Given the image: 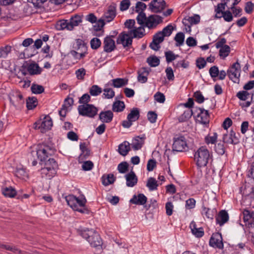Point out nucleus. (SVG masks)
Instances as JSON below:
<instances>
[{"label": "nucleus", "mask_w": 254, "mask_h": 254, "mask_svg": "<svg viewBox=\"0 0 254 254\" xmlns=\"http://www.w3.org/2000/svg\"><path fill=\"white\" fill-rule=\"evenodd\" d=\"M144 27L140 26L135 27L127 32H123L118 37L117 43L122 44L124 48L131 45L133 38H140L144 35Z\"/></svg>", "instance_id": "nucleus-1"}, {"label": "nucleus", "mask_w": 254, "mask_h": 254, "mask_svg": "<svg viewBox=\"0 0 254 254\" xmlns=\"http://www.w3.org/2000/svg\"><path fill=\"white\" fill-rule=\"evenodd\" d=\"M55 152V149L49 146L42 144L38 145L35 150H32L29 155L28 161H31L32 166H36L37 162V157L41 162L45 161L49 156H51Z\"/></svg>", "instance_id": "nucleus-2"}, {"label": "nucleus", "mask_w": 254, "mask_h": 254, "mask_svg": "<svg viewBox=\"0 0 254 254\" xmlns=\"http://www.w3.org/2000/svg\"><path fill=\"white\" fill-rule=\"evenodd\" d=\"M80 235L87 240L93 247H100L102 244V240L99 235L93 229H79Z\"/></svg>", "instance_id": "nucleus-3"}, {"label": "nucleus", "mask_w": 254, "mask_h": 254, "mask_svg": "<svg viewBox=\"0 0 254 254\" xmlns=\"http://www.w3.org/2000/svg\"><path fill=\"white\" fill-rule=\"evenodd\" d=\"M194 160L199 167H205L211 159L210 154L206 147H200L194 153Z\"/></svg>", "instance_id": "nucleus-4"}, {"label": "nucleus", "mask_w": 254, "mask_h": 254, "mask_svg": "<svg viewBox=\"0 0 254 254\" xmlns=\"http://www.w3.org/2000/svg\"><path fill=\"white\" fill-rule=\"evenodd\" d=\"M78 111L80 115L93 118L97 115L98 109L92 104H83L78 106Z\"/></svg>", "instance_id": "nucleus-5"}, {"label": "nucleus", "mask_w": 254, "mask_h": 254, "mask_svg": "<svg viewBox=\"0 0 254 254\" xmlns=\"http://www.w3.org/2000/svg\"><path fill=\"white\" fill-rule=\"evenodd\" d=\"M241 66L238 62L233 64L227 70V74L229 78L235 83H238L240 79Z\"/></svg>", "instance_id": "nucleus-6"}, {"label": "nucleus", "mask_w": 254, "mask_h": 254, "mask_svg": "<svg viewBox=\"0 0 254 254\" xmlns=\"http://www.w3.org/2000/svg\"><path fill=\"white\" fill-rule=\"evenodd\" d=\"M188 148L186 138L183 136L175 137L173 144V150L177 152H182Z\"/></svg>", "instance_id": "nucleus-7"}, {"label": "nucleus", "mask_w": 254, "mask_h": 254, "mask_svg": "<svg viewBox=\"0 0 254 254\" xmlns=\"http://www.w3.org/2000/svg\"><path fill=\"white\" fill-rule=\"evenodd\" d=\"M65 200L68 205L73 210L77 209L76 207L77 206H84L86 201L85 198L79 199L73 195H68L66 196Z\"/></svg>", "instance_id": "nucleus-8"}, {"label": "nucleus", "mask_w": 254, "mask_h": 254, "mask_svg": "<svg viewBox=\"0 0 254 254\" xmlns=\"http://www.w3.org/2000/svg\"><path fill=\"white\" fill-rule=\"evenodd\" d=\"M45 162V167L41 169L42 173L49 174V176H53L56 173V169L57 167L56 161L53 158H50Z\"/></svg>", "instance_id": "nucleus-9"}, {"label": "nucleus", "mask_w": 254, "mask_h": 254, "mask_svg": "<svg viewBox=\"0 0 254 254\" xmlns=\"http://www.w3.org/2000/svg\"><path fill=\"white\" fill-rule=\"evenodd\" d=\"M116 15V6L115 4H113L107 7L101 19L104 22H110L114 19Z\"/></svg>", "instance_id": "nucleus-10"}, {"label": "nucleus", "mask_w": 254, "mask_h": 254, "mask_svg": "<svg viewBox=\"0 0 254 254\" xmlns=\"http://www.w3.org/2000/svg\"><path fill=\"white\" fill-rule=\"evenodd\" d=\"M163 18V17L157 14L151 15L147 17V21L145 22V27L149 29H153L162 22Z\"/></svg>", "instance_id": "nucleus-11"}, {"label": "nucleus", "mask_w": 254, "mask_h": 254, "mask_svg": "<svg viewBox=\"0 0 254 254\" xmlns=\"http://www.w3.org/2000/svg\"><path fill=\"white\" fill-rule=\"evenodd\" d=\"M194 112L197 113L196 117L197 122L204 125L208 124L209 115L207 110L199 108Z\"/></svg>", "instance_id": "nucleus-12"}, {"label": "nucleus", "mask_w": 254, "mask_h": 254, "mask_svg": "<svg viewBox=\"0 0 254 254\" xmlns=\"http://www.w3.org/2000/svg\"><path fill=\"white\" fill-rule=\"evenodd\" d=\"M150 10L155 13L160 12L166 7V2L164 0H153L149 5Z\"/></svg>", "instance_id": "nucleus-13"}, {"label": "nucleus", "mask_w": 254, "mask_h": 254, "mask_svg": "<svg viewBox=\"0 0 254 254\" xmlns=\"http://www.w3.org/2000/svg\"><path fill=\"white\" fill-rule=\"evenodd\" d=\"M209 245L213 248H217L220 249H222L223 248V243L221 234L219 233L213 234L209 240Z\"/></svg>", "instance_id": "nucleus-14"}, {"label": "nucleus", "mask_w": 254, "mask_h": 254, "mask_svg": "<svg viewBox=\"0 0 254 254\" xmlns=\"http://www.w3.org/2000/svg\"><path fill=\"white\" fill-rule=\"evenodd\" d=\"M242 217L246 226L249 228L254 227V212L245 210L243 212Z\"/></svg>", "instance_id": "nucleus-15"}, {"label": "nucleus", "mask_w": 254, "mask_h": 254, "mask_svg": "<svg viewBox=\"0 0 254 254\" xmlns=\"http://www.w3.org/2000/svg\"><path fill=\"white\" fill-rule=\"evenodd\" d=\"M10 103L16 108H20L24 103L22 95L16 93L10 97Z\"/></svg>", "instance_id": "nucleus-16"}, {"label": "nucleus", "mask_w": 254, "mask_h": 254, "mask_svg": "<svg viewBox=\"0 0 254 254\" xmlns=\"http://www.w3.org/2000/svg\"><path fill=\"white\" fill-rule=\"evenodd\" d=\"M229 220V215L225 210H221L216 217V223L220 226L226 223Z\"/></svg>", "instance_id": "nucleus-17"}, {"label": "nucleus", "mask_w": 254, "mask_h": 254, "mask_svg": "<svg viewBox=\"0 0 254 254\" xmlns=\"http://www.w3.org/2000/svg\"><path fill=\"white\" fill-rule=\"evenodd\" d=\"M115 41L111 37H106L104 41V50L105 52L110 53L114 50L115 48Z\"/></svg>", "instance_id": "nucleus-18"}, {"label": "nucleus", "mask_w": 254, "mask_h": 254, "mask_svg": "<svg viewBox=\"0 0 254 254\" xmlns=\"http://www.w3.org/2000/svg\"><path fill=\"white\" fill-rule=\"evenodd\" d=\"M72 48L77 51L86 54L87 50L84 42L80 39H76L74 41L72 44Z\"/></svg>", "instance_id": "nucleus-19"}, {"label": "nucleus", "mask_w": 254, "mask_h": 254, "mask_svg": "<svg viewBox=\"0 0 254 254\" xmlns=\"http://www.w3.org/2000/svg\"><path fill=\"white\" fill-rule=\"evenodd\" d=\"M223 140L224 142L230 144H237L238 142V139L237 138L235 132L231 130L228 134L225 133L223 135Z\"/></svg>", "instance_id": "nucleus-20"}, {"label": "nucleus", "mask_w": 254, "mask_h": 254, "mask_svg": "<svg viewBox=\"0 0 254 254\" xmlns=\"http://www.w3.org/2000/svg\"><path fill=\"white\" fill-rule=\"evenodd\" d=\"M53 126V122L50 117H45L42 121H41V125L38 128H41V131L44 132L47 130L50 129Z\"/></svg>", "instance_id": "nucleus-21"}, {"label": "nucleus", "mask_w": 254, "mask_h": 254, "mask_svg": "<svg viewBox=\"0 0 254 254\" xmlns=\"http://www.w3.org/2000/svg\"><path fill=\"white\" fill-rule=\"evenodd\" d=\"M99 118L103 123H110L113 120V113L110 110L102 111L100 113Z\"/></svg>", "instance_id": "nucleus-22"}, {"label": "nucleus", "mask_w": 254, "mask_h": 254, "mask_svg": "<svg viewBox=\"0 0 254 254\" xmlns=\"http://www.w3.org/2000/svg\"><path fill=\"white\" fill-rule=\"evenodd\" d=\"M127 186L128 187H133L137 182V178L135 173L131 171L126 175Z\"/></svg>", "instance_id": "nucleus-23"}, {"label": "nucleus", "mask_w": 254, "mask_h": 254, "mask_svg": "<svg viewBox=\"0 0 254 254\" xmlns=\"http://www.w3.org/2000/svg\"><path fill=\"white\" fill-rule=\"evenodd\" d=\"M147 201V197L142 193L138 195H134L133 197L130 200L132 203L137 205H143Z\"/></svg>", "instance_id": "nucleus-24"}, {"label": "nucleus", "mask_w": 254, "mask_h": 254, "mask_svg": "<svg viewBox=\"0 0 254 254\" xmlns=\"http://www.w3.org/2000/svg\"><path fill=\"white\" fill-rule=\"evenodd\" d=\"M82 22L81 17L78 15L71 17L69 20L68 30H72L74 27L78 26Z\"/></svg>", "instance_id": "nucleus-25"}, {"label": "nucleus", "mask_w": 254, "mask_h": 254, "mask_svg": "<svg viewBox=\"0 0 254 254\" xmlns=\"http://www.w3.org/2000/svg\"><path fill=\"white\" fill-rule=\"evenodd\" d=\"M192 233L197 237H201L204 235L203 229L202 227L197 228L196 223L192 221L190 225Z\"/></svg>", "instance_id": "nucleus-26"}, {"label": "nucleus", "mask_w": 254, "mask_h": 254, "mask_svg": "<svg viewBox=\"0 0 254 254\" xmlns=\"http://www.w3.org/2000/svg\"><path fill=\"white\" fill-rule=\"evenodd\" d=\"M27 70L30 74H39L42 72V68L35 62L30 63L27 66Z\"/></svg>", "instance_id": "nucleus-27"}, {"label": "nucleus", "mask_w": 254, "mask_h": 254, "mask_svg": "<svg viewBox=\"0 0 254 254\" xmlns=\"http://www.w3.org/2000/svg\"><path fill=\"white\" fill-rule=\"evenodd\" d=\"M148 71L146 68L143 67L138 71L137 80L141 83H145L147 80Z\"/></svg>", "instance_id": "nucleus-28"}, {"label": "nucleus", "mask_w": 254, "mask_h": 254, "mask_svg": "<svg viewBox=\"0 0 254 254\" xmlns=\"http://www.w3.org/2000/svg\"><path fill=\"white\" fill-rule=\"evenodd\" d=\"M193 114H195V112H193L190 109H186L184 111L183 113L178 118V120L180 122H186Z\"/></svg>", "instance_id": "nucleus-29"}, {"label": "nucleus", "mask_w": 254, "mask_h": 254, "mask_svg": "<svg viewBox=\"0 0 254 254\" xmlns=\"http://www.w3.org/2000/svg\"><path fill=\"white\" fill-rule=\"evenodd\" d=\"M129 150L130 144L127 141H124L119 146V152L121 155L123 156L127 155Z\"/></svg>", "instance_id": "nucleus-30"}, {"label": "nucleus", "mask_w": 254, "mask_h": 254, "mask_svg": "<svg viewBox=\"0 0 254 254\" xmlns=\"http://www.w3.org/2000/svg\"><path fill=\"white\" fill-rule=\"evenodd\" d=\"M145 137H140L139 136L136 137L132 141V143L131 144L132 147L134 150H137L140 149L142 145L144 144V140Z\"/></svg>", "instance_id": "nucleus-31"}, {"label": "nucleus", "mask_w": 254, "mask_h": 254, "mask_svg": "<svg viewBox=\"0 0 254 254\" xmlns=\"http://www.w3.org/2000/svg\"><path fill=\"white\" fill-rule=\"evenodd\" d=\"M102 182L104 186H107L110 184L114 183L115 181V178L113 174H109L107 175H104L102 177Z\"/></svg>", "instance_id": "nucleus-32"}, {"label": "nucleus", "mask_w": 254, "mask_h": 254, "mask_svg": "<svg viewBox=\"0 0 254 254\" xmlns=\"http://www.w3.org/2000/svg\"><path fill=\"white\" fill-rule=\"evenodd\" d=\"M216 212L215 209H211L205 207H203L201 213L203 215H205L207 218L212 220L216 213Z\"/></svg>", "instance_id": "nucleus-33"}, {"label": "nucleus", "mask_w": 254, "mask_h": 254, "mask_svg": "<svg viewBox=\"0 0 254 254\" xmlns=\"http://www.w3.org/2000/svg\"><path fill=\"white\" fill-rule=\"evenodd\" d=\"M113 85L114 87L120 88L126 85L128 83V80L125 78H117L112 80Z\"/></svg>", "instance_id": "nucleus-34"}, {"label": "nucleus", "mask_w": 254, "mask_h": 254, "mask_svg": "<svg viewBox=\"0 0 254 254\" xmlns=\"http://www.w3.org/2000/svg\"><path fill=\"white\" fill-rule=\"evenodd\" d=\"M15 174L17 177L21 179H26L28 178L26 169L23 167L17 168L15 172Z\"/></svg>", "instance_id": "nucleus-35"}, {"label": "nucleus", "mask_w": 254, "mask_h": 254, "mask_svg": "<svg viewBox=\"0 0 254 254\" xmlns=\"http://www.w3.org/2000/svg\"><path fill=\"white\" fill-rule=\"evenodd\" d=\"M68 20H61L58 21L55 25V27L58 30H62L67 29L68 30Z\"/></svg>", "instance_id": "nucleus-36"}, {"label": "nucleus", "mask_w": 254, "mask_h": 254, "mask_svg": "<svg viewBox=\"0 0 254 254\" xmlns=\"http://www.w3.org/2000/svg\"><path fill=\"white\" fill-rule=\"evenodd\" d=\"M139 117V111L137 108H133L127 115V119L132 122L135 121Z\"/></svg>", "instance_id": "nucleus-37"}, {"label": "nucleus", "mask_w": 254, "mask_h": 254, "mask_svg": "<svg viewBox=\"0 0 254 254\" xmlns=\"http://www.w3.org/2000/svg\"><path fill=\"white\" fill-rule=\"evenodd\" d=\"M158 185L157 181L154 178L150 177L148 179L146 186L150 190H156L157 189Z\"/></svg>", "instance_id": "nucleus-38"}, {"label": "nucleus", "mask_w": 254, "mask_h": 254, "mask_svg": "<svg viewBox=\"0 0 254 254\" xmlns=\"http://www.w3.org/2000/svg\"><path fill=\"white\" fill-rule=\"evenodd\" d=\"M125 107V104L123 102L117 101L113 103L112 110L116 112H122L124 109Z\"/></svg>", "instance_id": "nucleus-39"}, {"label": "nucleus", "mask_w": 254, "mask_h": 254, "mask_svg": "<svg viewBox=\"0 0 254 254\" xmlns=\"http://www.w3.org/2000/svg\"><path fill=\"white\" fill-rule=\"evenodd\" d=\"M26 105L28 109L32 110L37 105V99L36 97H29L26 101Z\"/></svg>", "instance_id": "nucleus-40"}, {"label": "nucleus", "mask_w": 254, "mask_h": 254, "mask_svg": "<svg viewBox=\"0 0 254 254\" xmlns=\"http://www.w3.org/2000/svg\"><path fill=\"white\" fill-rule=\"evenodd\" d=\"M147 17L144 12L138 13V14L136 17V20L137 23L143 27L145 26V22H146Z\"/></svg>", "instance_id": "nucleus-41"}, {"label": "nucleus", "mask_w": 254, "mask_h": 254, "mask_svg": "<svg viewBox=\"0 0 254 254\" xmlns=\"http://www.w3.org/2000/svg\"><path fill=\"white\" fill-rule=\"evenodd\" d=\"M147 62L151 67H156L160 64V60L156 56H151L147 58Z\"/></svg>", "instance_id": "nucleus-42"}, {"label": "nucleus", "mask_w": 254, "mask_h": 254, "mask_svg": "<svg viewBox=\"0 0 254 254\" xmlns=\"http://www.w3.org/2000/svg\"><path fill=\"white\" fill-rule=\"evenodd\" d=\"M69 54L74 58L75 60H79L83 58L85 56L86 53L73 50L70 51Z\"/></svg>", "instance_id": "nucleus-43"}, {"label": "nucleus", "mask_w": 254, "mask_h": 254, "mask_svg": "<svg viewBox=\"0 0 254 254\" xmlns=\"http://www.w3.org/2000/svg\"><path fill=\"white\" fill-rule=\"evenodd\" d=\"M2 193L4 195L9 197H13L16 194V190L12 187L6 188L3 190Z\"/></svg>", "instance_id": "nucleus-44"}, {"label": "nucleus", "mask_w": 254, "mask_h": 254, "mask_svg": "<svg viewBox=\"0 0 254 254\" xmlns=\"http://www.w3.org/2000/svg\"><path fill=\"white\" fill-rule=\"evenodd\" d=\"M241 0H224V7L227 6L229 9H233L235 6L238 4Z\"/></svg>", "instance_id": "nucleus-45"}, {"label": "nucleus", "mask_w": 254, "mask_h": 254, "mask_svg": "<svg viewBox=\"0 0 254 254\" xmlns=\"http://www.w3.org/2000/svg\"><path fill=\"white\" fill-rule=\"evenodd\" d=\"M185 39V35L183 32L178 33L175 38L174 40L177 42L176 46H180L184 44Z\"/></svg>", "instance_id": "nucleus-46"}, {"label": "nucleus", "mask_w": 254, "mask_h": 254, "mask_svg": "<svg viewBox=\"0 0 254 254\" xmlns=\"http://www.w3.org/2000/svg\"><path fill=\"white\" fill-rule=\"evenodd\" d=\"M31 90L33 93L38 94L44 91V88L42 85L33 84L31 87Z\"/></svg>", "instance_id": "nucleus-47"}, {"label": "nucleus", "mask_w": 254, "mask_h": 254, "mask_svg": "<svg viewBox=\"0 0 254 254\" xmlns=\"http://www.w3.org/2000/svg\"><path fill=\"white\" fill-rule=\"evenodd\" d=\"M224 9V4H223L222 3L218 4L217 8H216L215 9V11L216 12L215 17L219 18L222 17V12Z\"/></svg>", "instance_id": "nucleus-48"}, {"label": "nucleus", "mask_w": 254, "mask_h": 254, "mask_svg": "<svg viewBox=\"0 0 254 254\" xmlns=\"http://www.w3.org/2000/svg\"><path fill=\"white\" fill-rule=\"evenodd\" d=\"M102 92V89L98 85H93L89 90V93L92 96H96Z\"/></svg>", "instance_id": "nucleus-49"}, {"label": "nucleus", "mask_w": 254, "mask_h": 254, "mask_svg": "<svg viewBox=\"0 0 254 254\" xmlns=\"http://www.w3.org/2000/svg\"><path fill=\"white\" fill-rule=\"evenodd\" d=\"M11 47L9 46H6L0 48V58H5L10 52Z\"/></svg>", "instance_id": "nucleus-50"}, {"label": "nucleus", "mask_w": 254, "mask_h": 254, "mask_svg": "<svg viewBox=\"0 0 254 254\" xmlns=\"http://www.w3.org/2000/svg\"><path fill=\"white\" fill-rule=\"evenodd\" d=\"M165 54L168 63L172 62L179 57V55H175L172 51L166 52Z\"/></svg>", "instance_id": "nucleus-51"}, {"label": "nucleus", "mask_w": 254, "mask_h": 254, "mask_svg": "<svg viewBox=\"0 0 254 254\" xmlns=\"http://www.w3.org/2000/svg\"><path fill=\"white\" fill-rule=\"evenodd\" d=\"M219 50V55L221 57H223L224 58L228 56L230 52V48L229 46L225 45L224 47L220 48Z\"/></svg>", "instance_id": "nucleus-52"}, {"label": "nucleus", "mask_w": 254, "mask_h": 254, "mask_svg": "<svg viewBox=\"0 0 254 254\" xmlns=\"http://www.w3.org/2000/svg\"><path fill=\"white\" fill-rule=\"evenodd\" d=\"M103 91L104 93L103 96H104L105 98L111 99L115 96V92L111 88H106L104 89Z\"/></svg>", "instance_id": "nucleus-53"}, {"label": "nucleus", "mask_w": 254, "mask_h": 254, "mask_svg": "<svg viewBox=\"0 0 254 254\" xmlns=\"http://www.w3.org/2000/svg\"><path fill=\"white\" fill-rule=\"evenodd\" d=\"M173 27L172 25L169 24L163 28L162 31H160L164 37H168L171 35L173 31Z\"/></svg>", "instance_id": "nucleus-54"}, {"label": "nucleus", "mask_w": 254, "mask_h": 254, "mask_svg": "<svg viewBox=\"0 0 254 254\" xmlns=\"http://www.w3.org/2000/svg\"><path fill=\"white\" fill-rule=\"evenodd\" d=\"M146 8V5L144 3L138 1L136 3L135 11L137 13L143 12Z\"/></svg>", "instance_id": "nucleus-55"}, {"label": "nucleus", "mask_w": 254, "mask_h": 254, "mask_svg": "<svg viewBox=\"0 0 254 254\" xmlns=\"http://www.w3.org/2000/svg\"><path fill=\"white\" fill-rule=\"evenodd\" d=\"M101 41L97 38H94L90 41L91 47L93 49H97L101 46Z\"/></svg>", "instance_id": "nucleus-56"}, {"label": "nucleus", "mask_w": 254, "mask_h": 254, "mask_svg": "<svg viewBox=\"0 0 254 254\" xmlns=\"http://www.w3.org/2000/svg\"><path fill=\"white\" fill-rule=\"evenodd\" d=\"M217 134L216 132H214L212 135H208L205 137V140L207 144L214 143L217 139Z\"/></svg>", "instance_id": "nucleus-57"}, {"label": "nucleus", "mask_w": 254, "mask_h": 254, "mask_svg": "<svg viewBox=\"0 0 254 254\" xmlns=\"http://www.w3.org/2000/svg\"><path fill=\"white\" fill-rule=\"evenodd\" d=\"M86 74V70L83 68H80L75 71V75L77 78L79 80H83Z\"/></svg>", "instance_id": "nucleus-58"}, {"label": "nucleus", "mask_w": 254, "mask_h": 254, "mask_svg": "<svg viewBox=\"0 0 254 254\" xmlns=\"http://www.w3.org/2000/svg\"><path fill=\"white\" fill-rule=\"evenodd\" d=\"M173 65L175 68H179L181 66L184 68H187L189 67V63L185 60H182L178 62L177 63H174Z\"/></svg>", "instance_id": "nucleus-59"}, {"label": "nucleus", "mask_w": 254, "mask_h": 254, "mask_svg": "<svg viewBox=\"0 0 254 254\" xmlns=\"http://www.w3.org/2000/svg\"><path fill=\"white\" fill-rule=\"evenodd\" d=\"M187 20L190 24H197L200 21V16L195 14L193 16L189 17Z\"/></svg>", "instance_id": "nucleus-60"}, {"label": "nucleus", "mask_w": 254, "mask_h": 254, "mask_svg": "<svg viewBox=\"0 0 254 254\" xmlns=\"http://www.w3.org/2000/svg\"><path fill=\"white\" fill-rule=\"evenodd\" d=\"M128 169V164L126 162H123L119 164L118 169L120 173H125Z\"/></svg>", "instance_id": "nucleus-61"}, {"label": "nucleus", "mask_w": 254, "mask_h": 254, "mask_svg": "<svg viewBox=\"0 0 254 254\" xmlns=\"http://www.w3.org/2000/svg\"><path fill=\"white\" fill-rule=\"evenodd\" d=\"M215 149L216 152L219 155L224 154L225 151L224 144L221 143H219L215 145Z\"/></svg>", "instance_id": "nucleus-62"}, {"label": "nucleus", "mask_w": 254, "mask_h": 254, "mask_svg": "<svg viewBox=\"0 0 254 254\" xmlns=\"http://www.w3.org/2000/svg\"><path fill=\"white\" fill-rule=\"evenodd\" d=\"M166 76L169 80H174V74L173 70L171 67H167L165 69Z\"/></svg>", "instance_id": "nucleus-63"}, {"label": "nucleus", "mask_w": 254, "mask_h": 254, "mask_svg": "<svg viewBox=\"0 0 254 254\" xmlns=\"http://www.w3.org/2000/svg\"><path fill=\"white\" fill-rule=\"evenodd\" d=\"M154 99L158 102L163 103L165 100V97L163 93L158 92L154 95Z\"/></svg>", "instance_id": "nucleus-64"}]
</instances>
